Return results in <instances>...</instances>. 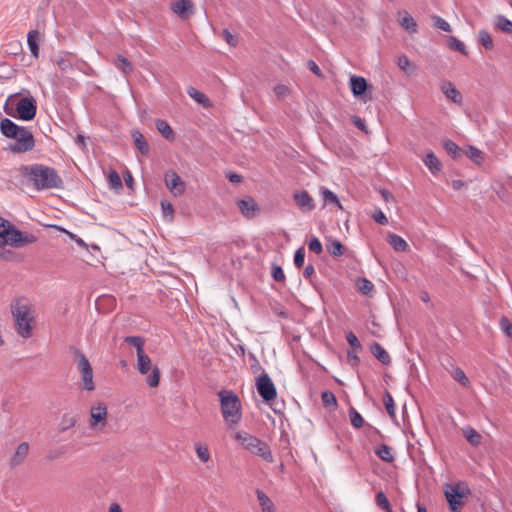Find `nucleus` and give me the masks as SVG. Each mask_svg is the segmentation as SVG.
I'll return each mask as SVG.
<instances>
[{"mask_svg": "<svg viewBox=\"0 0 512 512\" xmlns=\"http://www.w3.org/2000/svg\"><path fill=\"white\" fill-rule=\"evenodd\" d=\"M453 379L459 382L461 385L468 387L470 381L466 376L465 372L461 368H455L451 373Z\"/></svg>", "mask_w": 512, "mask_h": 512, "instance_id": "nucleus-41", "label": "nucleus"}, {"mask_svg": "<svg viewBox=\"0 0 512 512\" xmlns=\"http://www.w3.org/2000/svg\"><path fill=\"white\" fill-rule=\"evenodd\" d=\"M29 453V444L27 442L20 443L16 449L14 454L11 456L9 460V465L12 468L18 467L24 463L27 455Z\"/></svg>", "mask_w": 512, "mask_h": 512, "instance_id": "nucleus-16", "label": "nucleus"}, {"mask_svg": "<svg viewBox=\"0 0 512 512\" xmlns=\"http://www.w3.org/2000/svg\"><path fill=\"white\" fill-rule=\"evenodd\" d=\"M114 65L117 69L121 70L125 75H128L132 72L133 66L131 62L123 57L122 55H118Z\"/></svg>", "mask_w": 512, "mask_h": 512, "instance_id": "nucleus-34", "label": "nucleus"}, {"mask_svg": "<svg viewBox=\"0 0 512 512\" xmlns=\"http://www.w3.org/2000/svg\"><path fill=\"white\" fill-rule=\"evenodd\" d=\"M442 93L456 104L462 103V95L450 81H443L440 85Z\"/></svg>", "mask_w": 512, "mask_h": 512, "instance_id": "nucleus-18", "label": "nucleus"}, {"mask_svg": "<svg viewBox=\"0 0 512 512\" xmlns=\"http://www.w3.org/2000/svg\"><path fill=\"white\" fill-rule=\"evenodd\" d=\"M308 247L311 251H313L314 253L316 254H320L323 250V247H322V244L321 242L319 241L318 238L316 237H313L309 243H308Z\"/></svg>", "mask_w": 512, "mask_h": 512, "instance_id": "nucleus-55", "label": "nucleus"}, {"mask_svg": "<svg viewBox=\"0 0 512 512\" xmlns=\"http://www.w3.org/2000/svg\"><path fill=\"white\" fill-rule=\"evenodd\" d=\"M445 497L452 512H460L463 505L465 492L460 489L459 485H448L445 489Z\"/></svg>", "mask_w": 512, "mask_h": 512, "instance_id": "nucleus-12", "label": "nucleus"}, {"mask_svg": "<svg viewBox=\"0 0 512 512\" xmlns=\"http://www.w3.org/2000/svg\"><path fill=\"white\" fill-rule=\"evenodd\" d=\"M353 123L360 130H365V128H366L365 121L363 119H361L360 117H357V116L353 117Z\"/></svg>", "mask_w": 512, "mask_h": 512, "instance_id": "nucleus-64", "label": "nucleus"}, {"mask_svg": "<svg viewBox=\"0 0 512 512\" xmlns=\"http://www.w3.org/2000/svg\"><path fill=\"white\" fill-rule=\"evenodd\" d=\"M326 249L328 253L335 257H339L344 254L345 247L339 240L329 239L326 243Z\"/></svg>", "mask_w": 512, "mask_h": 512, "instance_id": "nucleus-27", "label": "nucleus"}, {"mask_svg": "<svg viewBox=\"0 0 512 512\" xmlns=\"http://www.w3.org/2000/svg\"><path fill=\"white\" fill-rule=\"evenodd\" d=\"M347 357H348L349 362L351 363V365H353V366L358 365L360 359H359V357L357 356V354L355 352L348 351L347 352Z\"/></svg>", "mask_w": 512, "mask_h": 512, "instance_id": "nucleus-61", "label": "nucleus"}, {"mask_svg": "<svg viewBox=\"0 0 512 512\" xmlns=\"http://www.w3.org/2000/svg\"><path fill=\"white\" fill-rule=\"evenodd\" d=\"M357 286L359 291L364 295H369L374 289V285L372 284V282L366 278L359 279L357 282Z\"/></svg>", "mask_w": 512, "mask_h": 512, "instance_id": "nucleus-44", "label": "nucleus"}, {"mask_svg": "<svg viewBox=\"0 0 512 512\" xmlns=\"http://www.w3.org/2000/svg\"><path fill=\"white\" fill-rule=\"evenodd\" d=\"M449 47L453 50H456V51L464 54V55L467 54V50H466L464 43L462 41L458 40L454 36H451L449 38Z\"/></svg>", "mask_w": 512, "mask_h": 512, "instance_id": "nucleus-45", "label": "nucleus"}, {"mask_svg": "<svg viewBox=\"0 0 512 512\" xmlns=\"http://www.w3.org/2000/svg\"><path fill=\"white\" fill-rule=\"evenodd\" d=\"M234 439L251 454L261 457L268 463L274 461L269 445L256 436L246 431H238L234 434Z\"/></svg>", "mask_w": 512, "mask_h": 512, "instance_id": "nucleus-6", "label": "nucleus"}, {"mask_svg": "<svg viewBox=\"0 0 512 512\" xmlns=\"http://www.w3.org/2000/svg\"><path fill=\"white\" fill-rule=\"evenodd\" d=\"M69 237L71 239H73L80 247H83V248H87V244L84 242V240L80 237H78L77 235L71 233V232H67Z\"/></svg>", "mask_w": 512, "mask_h": 512, "instance_id": "nucleus-63", "label": "nucleus"}, {"mask_svg": "<svg viewBox=\"0 0 512 512\" xmlns=\"http://www.w3.org/2000/svg\"><path fill=\"white\" fill-rule=\"evenodd\" d=\"M0 132L3 136L15 140L9 145V150L13 153H25L31 151L35 146V140L31 131L14 123L9 118H3L0 121Z\"/></svg>", "mask_w": 512, "mask_h": 512, "instance_id": "nucleus-2", "label": "nucleus"}, {"mask_svg": "<svg viewBox=\"0 0 512 512\" xmlns=\"http://www.w3.org/2000/svg\"><path fill=\"white\" fill-rule=\"evenodd\" d=\"M256 496L261 508V512H276V507L273 501L262 490L257 489Z\"/></svg>", "mask_w": 512, "mask_h": 512, "instance_id": "nucleus-21", "label": "nucleus"}, {"mask_svg": "<svg viewBox=\"0 0 512 512\" xmlns=\"http://www.w3.org/2000/svg\"><path fill=\"white\" fill-rule=\"evenodd\" d=\"M21 174L26 177L37 190L61 188L62 178L57 171L43 164L24 165L20 168Z\"/></svg>", "mask_w": 512, "mask_h": 512, "instance_id": "nucleus-1", "label": "nucleus"}, {"mask_svg": "<svg viewBox=\"0 0 512 512\" xmlns=\"http://www.w3.org/2000/svg\"><path fill=\"white\" fill-rule=\"evenodd\" d=\"M349 416H350V421H351V424L355 427V428H361L364 424V419L363 417L360 415L359 412H357L356 409H354L353 407L350 408L349 410Z\"/></svg>", "mask_w": 512, "mask_h": 512, "instance_id": "nucleus-42", "label": "nucleus"}, {"mask_svg": "<svg viewBox=\"0 0 512 512\" xmlns=\"http://www.w3.org/2000/svg\"><path fill=\"white\" fill-rule=\"evenodd\" d=\"M11 312L15 320L17 333L22 338H29L32 335V323L34 315L32 306L28 300L20 298L11 304Z\"/></svg>", "mask_w": 512, "mask_h": 512, "instance_id": "nucleus-4", "label": "nucleus"}, {"mask_svg": "<svg viewBox=\"0 0 512 512\" xmlns=\"http://www.w3.org/2000/svg\"><path fill=\"white\" fill-rule=\"evenodd\" d=\"M478 41L486 49L492 50L494 48L493 40L490 33L486 30H480L478 33Z\"/></svg>", "mask_w": 512, "mask_h": 512, "instance_id": "nucleus-37", "label": "nucleus"}, {"mask_svg": "<svg viewBox=\"0 0 512 512\" xmlns=\"http://www.w3.org/2000/svg\"><path fill=\"white\" fill-rule=\"evenodd\" d=\"M376 503L383 510L390 512L391 505L384 492L381 491L376 494Z\"/></svg>", "mask_w": 512, "mask_h": 512, "instance_id": "nucleus-47", "label": "nucleus"}, {"mask_svg": "<svg viewBox=\"0 0 512 512\" xmlns=\"http://www.w3.org/2000/svg\"><path fill=\"white\" fill-rule=\"evenodd\" d=\"M4 111L11 117L30 121L37 112L36 100L32 96L18 98V94L10 95L6 100Z\"/></svg>", "mask_w": 512, "mask_h": 512, "instance_id": "nucleus-3", "label": "nucleus"}, {"mask_svg": "<svg viewBox=\"0 0 512 512\" xmlns=\"http://www.w3.org/2000/svg\"><path fill=\"white\" fill-rule=\"evenodd\" d=\"M346 340L349 343V345L353 348L358 349L361 347L360 341L353 332L347 333Z\"/></svg>", "mask_w": 512, "mask_h": 512, "instance_id": "nucleus-57", "label": "nucleus"}, {"mask_svg": "<svg viewBox=\"0 0 512 512\" xmlns=\"http://www.w3.org/2000/svg\"><path fill=\"white\" fill-rule=\"evenodd\" d=\"M62 424H63L62 430H66L69 427H72L75 425V419L73 417L64 416Z\"/></svg>", "mask_w": 512, "mask_h": 512, "instance_id": "nucleus-60", "label": "nucleus"}, {"mask_svg": "<svg viewBox=\"0 0 512 512\" xmlns=\"http://www.w3.org/2000/svg\"><path fill=\"white\" fill-rule=\"evenodd\" d=\"M221 411L224 420L230 426L237 425L242 418L241 402L239 397L230 390H221L218 393Z\"/></svg>", "mask_w": 512, "mask_h": 512, "instance_id": "nucleus-5", "label": "nucleus"}, {"mask_svg": "<svg viewBox=\"0 0 512 512\" xmlns=\"http://www.w3.org/2000/svg\"><path fill=\"white\" fill-rule=\"evenodd\" d=\"M444 148L446 152L452 156V158L457 159L463 154V150L453 141L446 140L444 142Z\"/></svg>", "mask_w": 512, "mask_h": 512, "instance_id": "nucleus-35", "label": "nucleus"}, {"mask_svg": "<svg viewBox=\"0 0 512 512\" xmlns=\"http://www.w3.org/2000/svg\"><path fill=\"white\" fill-rule=\"evenodd\" d=\"M315 273L314 266L312 264H308L303 271V275L306 279H310Z\"/></svg>", "mask_w": 512, "mask_h": 512, "instance_id": "nucleus-62", "label": "nucleus"}, {"mask_svg": "<svg viewBox=\"0 0 512 512\" xmlns=\"http://www.w3.org/2000/svg\"><path fill=\"white\" fill-rule=\"evenodd\" d=\"M499 326L501 331L508 337L512 338V323L509 321V319L505 316H503L500 319Z\"/></svg>", "mask_w": 512, "mask_h": 512, "instance_id": "nucleus-49", "label": "nucleus"}, {"mask_svg": "<svg viewBox=\"0 0 512 512\" xmlns=\"http://www.w3.org/2000/svg\"><path fill=\"white\" fill-rule=\"evenodd\" d=\"M56 64L62 71L72 69V62L68 57H60L56 60Z\"/></svg>", "mask_w": 512, "mask_h": 512, "instance_id": "nucleus-54", "label": "nucleus"}, {"mask_svg": "<svg viewBox=\"0 0 512 512\" xmlns=\"http://www.w3.org/2000/svg\"><path fill=\"white\" fill-rule=\"evenodd\" d=\"M463 434L466 440L473 446H477L481 443V435L473 428L466 427L463 429Z\"/></svg>", "mask_w": 512, "mask_h": 512, "instance_id": "nucleus-33", "label": "nucleus"}, {"mask_svg": "<svg viewBox=\"0 0 512 512\" xmlns=\"http://www.w3.org/2000/svg\"><path fill=\"white\" fill-rule=\"evenodd\" d=\"M108 182H109L110 188H113V189H120V188H122V181L120 179V176L114 170H112L109 173V175H108Z\"/></svg>", "mask_w": 512, "mask_h": 512, "instance_id": "nucleus-46", "label": "nucleus"}, {"mask_svg": "<svg viewBox=\"0 0 512 512\" xmlns=\"http://www.w3.org/2000/svg\"><path fill=\"white\" fill-rule=\"evenodd\" d=\"M161 206H162V210H163L164 216L165 217H169L170 219H172L173 212H174L172 204L169 203V202L162 201L161 202Z\"/></svg>", "mask_w": 512, "mask_h": 512, "instance_id": "nucleus-58", "label": "nucleus"}, {"mask_svg": "<svg viewBox=\"0 0 512 512\" xmlns=\"http://www.w3.org/2000/svg\"><path fill=\"white\" fill-rule=\"evenodd\" d=\"M293 199L302 212H311L315 208L313 198L305 190L295 192Z\"/></svg>", "mask_w": 512, "mask_h": 512, "instance_id": "nucleus-15", "label": "nucleus"}, {"mask_svg": "<svg viewBox=\"0 0 512 512\" xmlns=\"http://www.w3.org/2000/svg\"><path fill=\"white\" fill-rule=\"evenodd\" d=\"M223 37L226 40V42L231 45L235 46L237 44V39L234 35L231 34V32L227 29L223 30Z\"/></svg>", "mask_w": 512, "mask_h": 512, "instance_id": "nucleus-59", "label": "nucleus"}, {"mask_svg": "<svg viewBox=\"0 0 512 512\" xmlns=\"http://www.w3.org/2000/svg\"><path fill=\"white\" fill-rule=\"evenodd\" d=\"M74 363L81 375V386L86 391H93L95 384L93 380V369L87 357L79 350L73 349Z\"/></svg>", "mask_w": 512, "mask_h": 512, "instance_id": "nucleus-7", "label": "nucleus"}, {"mask_svg": "<svg viewBox=\"0 0 512 512\" xmlns=\"http://www.w3.org/2000/svg\"><path fill=\"white\" fill-rule=\"evenodd\" d=\"M274 93L278 99H284L290 94V88L284 84H278L274 87Z\"/></svg>", "mask_w": 512, "mask_h": 512, "instance_id": "nucleus-50", "label": "nucleus"}, {"mask_svg": "<svg viewBox=\"0 0 512 512\" xmlns=\"http://www.w3.org/2000/svg\"><path fill=\"white\" fill-rule=\"evenodd\" d=\"M172 11L182 19H187L193 11L191 0H175L171 5Z\"/></svg>", "mask_w": 512, "mask_h": 512, "instance_id": "nucleus-17", "label": "nucleus"}, {"mask_svg": "<svg viewBox=\"0 0 512 512\" xmlns=\"http://www.w3.org/2000/svg\"><path fill=\"white\" fill-rule=\"evenodd\" d=\"M398 15V22L403 29H405L410 34L417 32V23L407 11H400Z\"/></svg>", "mask_w": 512, "mask_h": 512, "instance_id": "nucleus-20", "label": "nucleus"}, {"mask_svg": "<svg viewBox=\"0 0 512 512\" xmlns=\"http://www.w3.org/2000/svg\"><path fill=\"white\" fill-rule=\"evenodd\" d=\"M371 217L374 219L375 222L381 225L388 224V219L380 208L374 209V211L371 214Z\"/></svg>", "mask_w": 512, "mask_h": 512, "instance_id": "nucleus-51", "label": "nucleus"}, {"mask_svg": "<svg viewBox=\"0 0 512 512\" xmlns=\"http://www.w3.org/2000/svg\"><path fill=\"white\" fill-rule=\"evenodd\" d=\"M124 342L134 346L137 350V355L144 352V339L140 336H127Z\"/></svg>", "mask_w": 512, "mask_h": 512, "instance_id": "nucleus-38", "label": "nucleus"}, {"mask_svg": "<svg viewBox=\"0 0 512 512\" xmlns=\"http://www.w3.org/2000/svg\"><path fill=\"white\" fill-rule=\"evenodd\" d=\"M195 452L198 456V458L203 462L207 463L210 460V452L208 447L205 444H202L200 442L195 443Z\"/></svg>", "mask_w": 512, "mask_h": 512, "instance_id": "nucleus-36", "label": "nucleus"}, {"mask_svg": "<svg viewBox=\"0 0 512 512\" xmlns=\"http://www.w3.org/2000/svg\"><path fill=\"white\" fill-rule=\"evenodd\" d=\"M256 387L259 395L264 401L269 402L276 398L277 390L269 375L263 372L256 378Z\"/></svg>", "mask_w": 512, "mask_h": 512, "instance_id": "nucleus-10", "label": "nucleus"}, {"mask_svg": "<svg viewBox=\"0 0 512 512\" xmlns=\"http://www.w3.org/2000/svg\"><path fill=\"white\" fill-rule=\"evenodd\" d=\"M320 195L325 205H335L338 209H343L337 195L333 191L328 188L321 187Z\"/></svg>", "mask_w": 512, "mask_h": 512, "instance_id": "nucleus-22", "label": "nucleus"}, {"mask_svg": "<svg viewBox=\"0 0 512 512\" xmlns=\"http://www.w3.org/2000/svg\"><path fill=\"white\" fill-rule=\"evenodd\" d=\"M387 241L397 252H404L409 248L408 243L401 236L394 233L388 234Z\"/></svg>", "mask_w": 512, "mask_h": 512, "instance_id": "nucleus-23", "label": "nucleus"}, {"mask_svg": "<svg viewBox=\"0 0 512 512\" xmlns=\"http://www.w3.org/2000/svg\"><path fill=\"white\" fill-rule=\"evenodd\" d=\"M36 240L37 238L33 234L23 233L10 223L7 230H5V235H3L0 244L19 248L34 243Z\"/></svg>", "mask_w": 512, "mask_h": 512, "instance_id": "nucleus-8", "label": "nucleus"}, {"mask_svg": "<svg viewBox=\"0 0 512 512\" xmlns=\"http://www.w3.org/2000/svg\"><path fill=\"white\" fill-rule=\"evenodd\" d=\"M371 353L375 358H377L382 364L389 365L391 363V358L387 351L379 344L373 343L371 346Z\"/></svg>", "mask_w": 512, "mask_h": 512, "instance_id": "nucleus-24", "label": "nucleus"}, {"mask_svg": "<svg viewBox=\"0 0 512 512\" xmlns=\"http://www.w3.org/2000/svg\"><path fill=\"white\" fill-rule=\"evenodd\" d=\"M463 154L476 164H481L484 160L483 152L474 146H469L465 151H463Z\"/></svg>", "mask_w": 512, "mask_h": 512, "instance_id": "nucleus-32", "label": "nucleus"}, {"mask_svg": "<svg viewBox=\"0 0 512 512\" xmlns=\"http://www.w3.org/2000/svg\"><path fill=\"white\" fill-rule=\"evenodd\" d=\"M187 93L191 98H193L199 104L206 106L209 103V100L206 97V95L193 87H189L187 89Z\"/></svg>", "mask_w": 512, "mask_h": 512, "instance_id": "nucleus-39", "label": "nucleus"}, {"mask_svg": "<svg viewBox=\"0 0 512 512\" xmlns=\"http://www.w3.org/2000/svg\"><path fill=\"white\" fill-rule=\"evenodd\" d=\"M236 204L241 214L248 219L254 218L260 211L258 204L252 197L240 199Z\"/></svg>", "mask_w": 512, "mask_h": 512, "instance_id": "nucleus-14", "label": "nucleus"}, {"mask_svg": "<svg viewBox=\"0 0 512 512\" xmlns=\"http://www.w3.org/2000/svg\"><path fill=\"white\" fill-rule=\"evenodd\" d=\"M432 20H433V25L435 28L440 29L445 32H451L452 28H451L450 24L442 17L433 15Z\"/></svg>", "mask_w": 512, "mask_h": 512, "instance_id": "nucleus-43", "label": "nucleus"}, {"mask_svg": "<svg viewBox=\"0 0 512 512\" xmlns=\"http://www.w3.org/2000/svg\"><path fill=\"white\" fill-rule=\"evenodd\" d=\"M38 40H39V33L36 30H32L27 35V44L29 46L31 54L37 58L39 55V46H38Z\"/></svg>", "mask_w": 512, "mask_h": 512, "instance_id": "nucleus-25", "label": "nucleus"}, {"mask_svg": "<svg viewBox=\"0 0 512 512\" xmlns=\"http://www.w3.org/2000/svg\"><path fill=\"white\" fill-rule=\"evenodd\" d=\"M107 406L104 403H98L90 409L89 427L92 430L102 431L107 423Z\"/></svg>", "mask_w": 512, "mask_h": 512, "instance_id": "nucleus-11", "label": "nucleus"}, {"mask_svg": "<svg viewBox=\"0 0 512 512\" xmlns=\"http://www.w3.org/2000/svg\"><path fill=\"white\" fill-rule=\"evenodd\" d=\"M398 66L406 73H410L411 63L407 56L402 55L398 58Z\"/></svg>", "mask_w": 512, "mask_h": 512, "instance_id": "nucleus-56", "label": "nucleus"}, {"mask_svg": "<svg viewBox=\"0 0 512 512\" xmlns=\"http://www.w3.org/2000/svg\"><path fill=\"white\" fill-rule=\"evenodd\" d=\"M321 399L325 407L337 405L336 397L331 391L322 392Z\"/></svg>", "mask_w": 512, "mask_h": 512, "instance_id": "nucleus-48", "label": "nucleus"}, {"mask_svg": "<svg viewBox=\"0 0 512 512\" xmlns=\"http://www.w3.org/2000/svg\"><path fill=\"white\" fill-rule=\"evenodd\" d=\"M165 184L174 196H180L185 191V183L175 171L165 174Z\"/></svg>", "mask_w": 512, "mask_h": 512, "instance_id": "nucleus-13", "label": "nucleus"}, {"mask_svg": "<svg viewBox=\"0 0 512 512\" xmlns=\"http://www.w3.org/2000/svg\"><path fill=\"white\" fill-rule=\"evenodd\" d=\"M271 275L277 282H283L285 280V274L282 268L278 265H273L271 269Z\"/></svg>", "mask_w": 512, "mask_h": 512, "instance_id": "nucleus-52", "label": "nucleus"}, {"mask_svg": "<svg viewBox=\"0 0 512 512\" xmlns=\"http://www.w3.org/2000/svg\"><path fill=\"white\" fill-rule=\"evenodd\" d=\"M367 88L368 84L364 77L356 75L350 77V89L355 97L364 96V93L367 90Z\"/></svg>", "mask_w": 512, "mask_h": 512, "instance_id": "nucleus-19", "label": "nucleus"}, {"mask_svg": "<svg viewBox=\"0 0 512 512\" xmlns=\"http://www.w3.org/2000/svg\"><path fill=\"white\" fill-rule=\"evenodd\" d=\"M423 162L433 174H436L441 170V163L433 152L428 153L424 157Z\"/></svg>", "mask_w": 512, "mask_h": 512, "instance_id": "nucleus-26", "label": "nucleus"}, {"mask_svg": "<svg viewBox=\"0 0 512 512\" xmlns=\"http://www.w3.org/2000/svg\"><path fill=\"white\" fill-rule=\"evenodd\" d=\"M375 454L383 461L391 463L394 461L395 457L392 452L391 447L386 444L380 445L375 449Z\"/></svg>", "mask_w": 512, "mask_h": 512, "instance_id": "nucleus-28", "label": "nucleus"}, {"mask_svg": "<svg viewBox=\"0 0 512 512\" xmlns=\"http://www.w3.org/2000/svg\"><path fill=\"white\" fill-rule=\"evenodd\" d=\"M156 128L158 132L166 139L171 140L174 138V132L167 121L158 119L156 121Z\"/></svg>", "mask_w": 512, "mask_h": 512, "instance_id": "nucleus-30", "label": "nucleus"}, {"mask_svg": "<svg viewBox=\"0 0 512 512\" xmlns=\"http://www.w3.org/2000/svg\"><path fill=\"white\" fill-rule=\"evenodd\" d=\"M305 260V251L304 248H299L296 250L294 254V264L297 268L303 266Z\"/></svg>", "mask_w": 512, "mask_h": 512, "instance_id": "nucleus-53", "label": "nucleus"}, {"mask_svg": "<svg viewBox=\"0 0 512 512\" xmlns=\"http://www.w3.org/2000/svg\"><path fill=\"white\" fill-rule=\"evenodd\" d=\"M132 138L136 148L141 152V154H148L149 147L144 136L139 131L135 130L132 132Z\"/></svg>", "mask_w": 512, "mask_h": 512, "instance_id": "nucleus-29", "label": "nucleus"}, {"mask_svg": "<svg viewBox=\"0 0 512 512\" xmlns=\"http://www.w3.org/2000/svg\"><path fill=\"white\" fill-rule=\"evenodd\" d=\"M383 402L385 405V408L387 410V413L390 417L395 418L396 411H395V404L392 395L386 391L383 395Z\"/></svg>", "mask_w": 512, "mask_h": 512, "instance_id": "nucleus-40", "label": "nucleus"}, {"mask_svg": "<svg viewBox=\"0 0 512 512\" xmlns=\"http://www.w3.org/2000/svg\"><path fill=\"white\" fill-rule=\"evenodd\" d=\"M495 27L505 33L512 34V22L503 15H498L494 21Z\"/></svg>", "mask_w": 512, "mask_h": 512, "instance_id": "nucleus-31", "label": "nucleus"}, {"mask_svg": "<svg viewBox=\"0 0 512 512\" xmlns=\"http://www.w3.org/2000/svg\"><path fill=\"white\" fill-rule=\"evenodd\" d=\"M137 369L140 374L146 375L149 371L151 374L146 378V383L149 387H157L160 380V371L157 367L152 366L150 357L145 353H139L137 355Z\"/></svg>", "mask_w": 512, "mask_h": 512, "instance_id": "nucleus-9", "label": "nucleus"}]
</instances>
